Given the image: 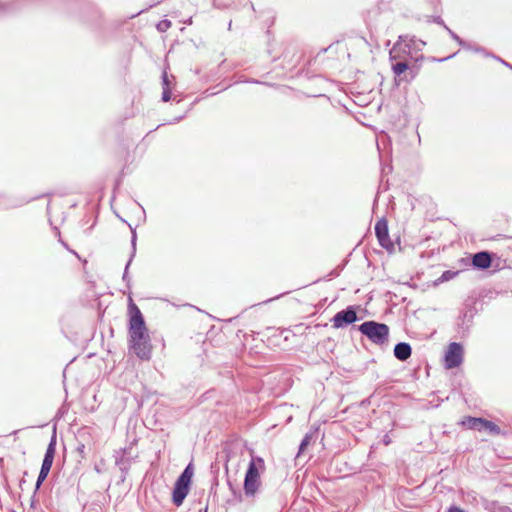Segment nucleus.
<instances>
[{"mask_svg": "<svg viewBox=\"0 0 512 512\" xmlns=\"http://www.w3.org/2000/svg\"><path fill=\"white\" fill-rule=\"evenodd\" d=\"M129 338L131 349L143 360L151 356L150 336L140 309L130 299L129 304Z\"/></svg>", "mask_w": 512, "mask_h": 512, "instance_id": "1", "label": "nucleus"}, {"mask_svg": "<svg viewBox=\"0 0 512 512\" xmlns=\"http://www.w3.org/2000/svg\"><path fill=\"white\" fill-rule=\"evenodd\" d=\"M264 469V460L261 457L253 456L249 462L244 479V493L246 496H255L261 485L260 472Z\"/></svg>", "mask_w": 512, "mask_h": 512, "instance_id": "2", "label": "nucleus"}, {"mask_svg": "<svg viewBox=\"0 0 512 512\" xmlns=\"http://www.w3.org/2000/svg\"><path fill=\"white\" fill-rule=\"evenodd\" d=\"M359 331L375 344L388 342L389 327L384 323L366 321L359 326Z\"/></svg>", "mask_w": 512, "mask_h": 512, "instance_id": "3", "label": "nucleus"}, {"mask_svg": "<svg viewBox=\"0 0 512 512\" xmlns=\"http://www.w3.org/2000/svg\"><path fill=\"white\" fill-rule=\"evenodd\" d=\"M193 476V470L191 464H189L184 471L181 473L179 478L176 480L172 500L176 506L182 505L184 499L189 493V486Z\"/></svg>", "mask_w": 512, "mask_h": 512, "instance_id": "4", "label": "nucleus"}, {"mask_svg": "<svg viewBox=\"0 0 512 512\" xmlns=\"http://www.w3.org/2000/svg\"><path fill=\"white\" fill-rule=\"evenodd\" d=\"M426 43L415 36H399L398 41L394 44L390 51V59L395 60L400 58L397 52L403 51L404 53L410 54L412 50L421 51Z\"/></svg>", "mask_w": 512, "mask_h": 512, "instance_id": "5", "label": "nucleus"}, {"mask_svg": "<svg viewBox=\"0 0 512 512\" xmlns=\"http://www.w3.org/2000/svg\"><path fill=\"white\" fill-rule=\"evenodd\" d=\"M463 360V348L459 343L453 342L445 353V367L448 369L458 367Z\"/></svg>", "mask_w": 512, "mask_h": 512, "instance_id": "6", "label": "nucleus"}, {"mask_svg": "<svg viewBox=\"0 0 512 512\" xmlns=\"http://www.w3.org/2000/svg\"><path fill=\"white\" fill-rule=\"evenodd\" d=\"M357 313L354 307L349 306L344 310L339 311L332 318L333 327L343 328L346 325L352 324L357 321Z\"/></svg>", "mask_w": 512, "mask_h": 512, "instance_id": "7", "label": "nucleus"}, {"mask_svg": "<svg viewBox=\"0 0 512 512\" xmlns=\"http://www.w3.org/2000/svg\"><path fill=\"white\" fill-rule=\"evenodd\" d=\"M375 233L378 238L379 244L387 249L390 250L393 248V243L391 242L389 238L388 233V224L385 219H380L376 225H375Z\"/></svg>", "mask_w": 512, "mask_h": 512, "instance_id": "8", "label": "nucleus"}, {"mask_svg": "<svg viewBox=\"0 0 512 512\" xmlns=\"http://www.w3.org/2000/svg\"><path fill=\"white\" fill-rule=\"evenodd\" d=\"M491 254L487 251H481L476 254H474L472 258V264L474 267L479 269H486L489 268L491 265Z\"/></svg>", "mask_w": 512, "mask_h": 512, "instance_id": "9", "label": "nucleus"}, {"mask_svg": "<svg viewBox=\"0 0 512 512\" xmlns=\"http://www.w3.org/2000/svg\"><path fill=\"white\" fill-rule=\"evenodd\" d=\"M394 355L400 361H405L411 356V347L408 343L400 342L394 347Z\"/></svg>", "mask_w": 512, "mask_h": 512, "instance_id": "10", "label": "nucleus"}, {"mask_svg": "<svg viewBox=\"0 0 512 512\" xmlns=\"http://www.w3.org/2000/svg\"><path fill=\"white\" fill-rule=\"evenodd\" d=\"M52 464H53L52 462L43 460L42 466H41V469H40V472H39V475H38V478L36 481V488H39L41 486L42 482L47 478V476L51 470Z\"/></svg>", "mask_w": 512, "mask_h": 512, "instance_id": "11", "label": "nucleus"}, {"mask_svg": "<svg viewBox=\"0 0 512 512\" xmlns=\"http://www.w3.org/2000/svg\"><path fill=\"white\" fill-rule=\"evenodd\" d=\"M55 452H56V430L54 429L53 435L51 437L50 443L48 444V447H47V450H46L43 460L53 463Z\"/></svg>", "mask_w": 512, "mask_h": 512, "instance_id": "12", "label": "nucleus"}, {"mask_svg": "<svg viewBox=\"0 0 512 512\" xmlns=\"http://www.w3.org/2000/svg\"><path fill=\"white\" fill-rule=\"evenodd\" d=\"M485 419L469 417L464 423L468 428L483 431Z\"/></svg>", "mask_w": 512, "mask_h": 512, "instance_id": "13", "label": "nucleus"}, {"mask_svg": "<svg viewBox=\"0 0 512 512\" xmlns=\"http://www.w3.org/2000/svg\"><path fill=\"white\" fill-rule=\"evenodd\" d=\"M445 29L448 31V33L450 34V36L455 40L457 41L462 47L464 48H467V49H470V50H473L475 52H482L484 53V49L482 48H479V47H472L471 45H467L456 33H454L450 28H448L447 26H445Z\"/></svg>", "mask_w": 512, "mask_h": 512, "instance_id": "14", "label": "nucleus"}, {"mask_svg": "<svg viewBox=\"0 0 512 512\" xmlns=\"http://www.w3.org/2000/svg\"><path fill=\"white\" fill-rule=\"evenodd\" d=\"M483 431H487L493 435L501 434V429L499 428V426H497L492 421H488V420H485V422H484Z\"/></svg>", "mask_w": 512, "mask_h": 512, "instance_id": "15", "label": "nucleus"}, {"mask_svg": "<svg viewBox=\"0 0 512 512\" xmlns=\"http://www.w3.org/2000/svg\"><path fill=\"white\" fill-rule=\"evenodd\" d=\"M408 69V64L405 61H399L392 64V70L395 76H400Z\"/></svg>", "mask_w": 512, "mask_h": 512, "instance_id": "16", "label": "nucleus"}, {"mask_svg": "<svg viewBox=\"0 0 512 512\" xmlns=\"http://www.w3.org/2000/svg\"><path fill=\"white\" fill-rule=\"evenodd\" d=\"M173 79H174L173 76L169 77L168 73L166 71H164L163 74H162V86H163V89L165 87L170 89V86L172 85Z\"/></svg>", "mask_w": 512, "mask_h": 512, "instance_id": "17", "label": "nucleus"}, {"mask_svg": "<svg viewBox=\"0 0 512 512\" xmlns=\"http://www.w3.org/2000/svg\"><path fill=\"white\" fill-rule=\"evenodd\" d=\"M171 26V22L169 20H162L157 24V29L160 32H165Z\"/></svg>", "mask_w": 512, "mask_h": 512, "instance_id": "18", "label": "nucleus"}, {"mask_svg": "<svg viewBox=\"0 0 512 512\" xmlns=\"http://www.w3.org/2000/svg\"><path fill=\"white\" fill-rule=\"evenodd\" d=\"M310 439L311 437L309 435H306L303 438V440L300 443L299 454L302 453L305 450V448L310 444Z\"/></svg>", "mask_w": 512, "mask_h": 512, "instance_id": "19", "label": "nucleus"}, {"mask_svg": "<svg viewBox=\"0 0 512 512\" xmlns=\"http://www.w3.org/2000/svg\"><path fill=\"white\" fill-rule=\"evenodd\" d=\"M170 98H171L170 89H168V88H166V87H165V88L163 89V93H162V100H163L164 102H167V101H169V100H170Z\"/></svg>", "mask_w": 512, "mask_h": 512, "instance_id": "20", "label": "nucleus"}, {"mask_svg": "<svg viewBox=\"0 0 512 512\" xmlns=\"http://www.w3.org/2000/svg\"><path fill=\"white\" fill-rule=\"evenodd\" d=\"M452 275L453 273H451L450 271H446L442 274L441 279L442 281H447L452 277Z\"/></svg>", "mask_w": 512, "mask_h": 512, "instance_id": "21", "label": "nucleus"}, {"mask_svg": "<svg viewBox=\"0 0 512 512\" xmlns=\"http://www.w3.org/2000/svg\"><path fill=\"white\" fill-rule=\"evenodd\" d=\"M132 247H133V253H135V247H136V234L133 233V236H132ZM134 254H132L133 256Z\"/></svg>", "mask_w": 512, "mask_h": 512, "instance_id": "22", "label": "nucleus"}, {"mask_svg": "<svg viewBox=\"0 0 512 512\" xmlns=\"http://www.w3.org/2000/svg\"><path fill=\"white\" fill-rule=\"evenodd\" d=\"M448 512H464V510L454 506V507L449 508Z\"/></svg>", "mask_w": 512, "mask_h": 512, "instance_id": "23", "label": "nucleus"}, {"mask_svg": "<svg viewBox=\"0 0 512 512\" xmlns=\"http://www.w3.org/2000/svg\"><path fill=\"white\" fill-rule=\"evenodd\" d=\"M130 263H131V259L127 262V265H126V268H125V272H124V275H123V279H126V276H127V269H128V267H129Z\"/></svg>", "mask_w": 512, "mask_h": 512, "instance_id": "24", "label": "nucleus"}, {"mask_svg": "<svg viewBox=\"0 0 512 512\" xmlns=\"http://www.w3.org/2000/svg\"><path fill=\"white\" fill-rule=\"evenodd\" d=\"M435 22L440 24V25H443L444 27L446 26L440 17L436 18Z\"/></svg>", "mask_w": 512, "mask_h": 512, "instance_id": "25", "label": "nucleus"}, {"mask_svg": "<svg viewBox=\"0 0 512 512\" xmlns=\"http://www.w3.org/2000/svg\"><path fill=\"white\" fill-rule=\"evenodd\" d=\"M84 449V445L81 446V448H79L80 451H83Z\"/></svg>", "mask_w": 512, "mask_h": 512, "instance_id": "26", "label": "nucleus"}]
</instances>
